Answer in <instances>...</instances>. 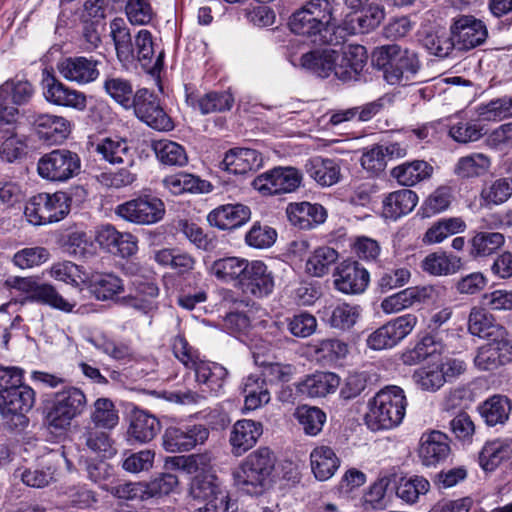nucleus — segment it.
Here are the masks:
<instances>
[{
    "instance_id": "obj_40",
    "label": "nucleus",
    "mask_w": 512,
    "mask_h": 512,
    "mask_svg": "<svg viewBox=\"0 0 512 512\" xmlns=\"http://www.w3.org/2000/svg\"><path fill=\"white\" fill-rule=\"evenodd\" d=\"M418 202V196L409 189L390 193L383 201V214L386 218L396 220L410 213Z\"/></svg>"
},
{
    "instance_id": "obj_30",
    "label": "nucleus",
    "mask_w": 512,
    "mask_h": 512,
    "mask_svg": "<svg viewBox=\"0 0 512 512\" xmlns=\"http://www.w3.org/2000/svg\"><path fill=\"white\" fill-rule=\"evenodd\" d=\"M505 236L500 232L474 231L468 240V254L474 260H482L496 254L505 244Z\"/></svg>"
},
{
    "instance_id": "obj_45",
    "label": "nucleus",
    "mask_w": 512,
    "mask_h": 512,
    "mask_svg": "<svg viewBox=\"0 0 512 512\" xmlns=\"http://www.w3.org/2000/svg\"><path fill=\"white\" fill-rule=\"evenodd\" d=\"M248 263L249 261L244 258L225 257L215 260L211 265L210 271L213 276L221 281H237L238 285H240Z\"/></svg>"
},
{
    "instance_id": "obj_48",
    "label": "nucleus",
    "mask_w": 512,
    "mask_h": 512,
    "mask_svg": "<svg viewBox=\"0 0 512 512\" xmlns=\"http://www.w3.org/2000/svg\"><path fill=\"white\" fill-rule=\"evenodd\" d=\"M485 134V126L476 119L460 118L449 126V136L460 144L476 142Z\"/></svg>"
},
{
    "instance_id": "obj_29",
    "label": "nucleus",
    "mask_w": 512,
    "mask_h": 512,
    "mask_svg": "<svg viewBox=\"0 0 512 512\" xmlns=\"http://www.w3.org/2000/svg\"><path fill=\"white\" fill-rule=\"evenodd\" d=\"M192 370L195 372L196 382L205 387L203 392L207 391L213 396L223 392L228 375L225 367L216 362L200 359Z\"/></svg>"
},
{
    "instance_id": "obj_21",
    "label": "nucleus",
    "mask_w": 512,
    "mask_h": 512,
    "mask_svg": "<svg viewBox=\"0 0 512 512\" xmlns=\"http://www.w3.org/2000/svg\"><path fill=\"white\" fill-rule=\"evenodd\" d=\"M250 218V208L241 203L218 206L207 215L208 223L220 230L236 229L248 222Z\"/></svg>"
},
{
    "instance_id": "obj_3",
    "label": "nucleus",
    "mask_w": 512,
    "mask_h": 512,
    "mask_svg": "<svg viewBox=\"0 0 512 512\" xmlns=\"http://www.w3.org/2000/svg\"><path fill=\"white\" fill-rule=\"evenodd\" d=\"M332 5L328 0H310L292 14L289 26L293 33L312 38L314 43H329Z\"/></svg>"
},
{
    "instance_id": "obj_53",
    "label": "nucleus",
    "mask_w": 512,
    "mask_h": 512,
    "mask_svg": "<svg viewBox=\"0 0 512 512\" xmlns=\"http://www.w3.org/2000/svg\"><path fill=\"white\" fill-rule=\"evenodd\" d=\"M96 152L112 164L124 163L130 158L127 140L119 137H107L96 145Z\"/></svg>"
},
{
    "instance_id": "obj_27",
    "label": "nucleus",
    "mask_w": 512,
    "mask_h": 512,
    "mask_svg": "<svg viewBox=\"0 0 512 512\" xmlns=\"http://www.w3.org/2000/svg\"><path fill=\"white\" fill-rule=\"evenodd\" d=\"M160 429V422L155 416L140 409L131 411L127 430L129 441L147 443L156 437Z\"/></svg>"
},
{
    "instance_id": "obj_5",
    "label": "nucleus",
    "mask_w": 512,
    "mask_h": 512,
    "mask_svg": "<svg viewBox=\"0 0 512 512\" xmlns=\"http://www.w3.org/2000/svg\"><path fill=\"white\" fill-rule=\"evenodd\" d=\"M87 406L84 392L74 386H67L56 392L46 406L45 421L56 432L69 430L72 421L82 415Z\"/></svg>"
},
{
    "instance_id": "obj_62",
    "label": "nucleus",
    "mask_w": 512,
    "mask_h": 512,
    "mask_svg": "<svg viewBox=\"0 0 512 512\" xmlns=\"http://www.w3.org/2000/svg\"><path fill=\"white\" fill-rule=\"evenodd\" d=\"M295 417L307 435L316 436L326 421L325 413L317 407L300 406L296 409Z\"/></svg>"
},
{
    "instance_id": "obj_6",
    "label": "nucleus",
    "mask_w": 512,
    "mask_h": 512,
    "mask_svg": "<svg viewBox=\"0 0 512 512\" xmlns=\"http://www.w3.org/2000/svg\"><path fill=\"white\" fill-rule=\"evenodd\" d=\"M70 210V198L65 192L40 193L27 202L24 214L33 225H45L62 220Z\"/></svg>"
},
{
    "instance_id": "obj_47",
    "label": "nucleus",
    "mask_w": 512,
    "mask_h": 512,
    "mask_svg": "<svg viewBox=\"0 0 512 512\" xmlns=\"http://www.w3.org/2000/svg\"><path fill=\"white\" fill-rule=\"evenodd\" d=\"M491 167V159L484 153H471L458 159L454 173L462 179L485 175Z\"/></svg>"
},
{
    "instance_id": "obj_20",
    "label": "nucleus",
    "mask_w": 512,
    "mask_h": 512,
    "mask_svg": "<svg viewBox=\"0 0 512 512\" xmlns=\"http://www.w3.org/2000/svg\"><path fill=\"white\" fill-rule=\"evenodd\" d=\"M263 165L261 154L250 148H232L225 153L220 168L235 175L258 170Z\"/></svg>"
},
{
    "instance_id": "obj_25",
    "label": "nucleus",
    "mask_w": 512,
    "mask_h": 512,
    "mask_svg": "<svg viewBox=\"0 0 512 512\" xmlns=\"http://www.w3.org/2000/svg\"><path fill=\"white\" fill-rule=\"evenodd\" d=\"M469 332L486 340H501L507 337L506 329L498 324L486 310L473 307L468 317Z\"/></svg>"
},
{
    "instance_id": "obj_35",
    "label": "nucleus",
    "mask_w": 512,
    "mask_h": 512,
    "mask_svg": "<svg viewBox=\"0 0 512 512\" xmlns=\"http://www.w3.org/2000/svg\"><path fill=\"white\" fill-rule=\"evenodd\" d=\"M135 294L128 295L121 299V302L142 313H149L156 309L155 299L158 297L159 288L153 282L134 280Z\"/></svg>"
},
{
    "instance_id": "obj_15",
    "label": "nucleus",
    "mask_w": 512,
    "mask_h": 512,
    "mask_svg": "<svg viewBox=\"0 0 512 512\" xmlns=\"http://www.w3.org/2000/svg\"><path fill=\"white\" fill-rule=\"evenodd\" d=\"M274 285V277L267 265L254 260L248 263L239 287L246 294L262 298L272 293Z\"/></svg>"
},
{
    "instance_id": "obj_18",
    "label": "nucleus",
    "mask_w": 512,
    "mask_h": 512,
    "mask_svg": "<svg viewBox=\"0 0 512 512\" xmlns=\"http://www.w3.org/2000/svg\"><path fill=\"white\" fill-rule=\"evenodd\" d=\"M29 118L39 137L45 141L60 143L71 132L70 122L62 116L34 113Z\"/></svg>"
},
{
    "instance_id": "obj_32",
    "label": "nucleus",
    "mask_w": 512,
    "mask_h": 512,
    "mask_svg": "<svg viewBox=\"0 0 512 512\" xmlns=\"http://www.w3.org/2000/svg\"><path fill=\"white\" fill-rule=\"evenodd\" d=\"M310 466L317 480L326 481L340 467V458L330 446H317L310 453Z\"/></svg>"
},
{
    "instance_id": "obj_63",
    "label": "nucleus",
    "mask_w": 512,
    "mask_h": 512,
    "mask_svg": "<svg viewBox=\"0 0 512 512\" xmlns=\"http://www.w3.org/2000/svg\"><path fill=\"white\" fill-rule=\"evenodd\" d=\"M360 314V306L340 303L332 309L328 322L333 328L349 330L356 324Z\"/></svg>"
},
{
    "instance_id": "obj_26",
    "label": "nucleus",
    "mask_w": 512,
    "mask_h": 512,
    "mask_svg": "<svg viewBox=\"0 0 512 512\" xmlns=\"http://www.w3.org/2000/svg\"><path fill=\"white\" fill-rule=\"evenodd\" d=\"M428 287H408L381 301L380 307L385 314H396L414 305L424 303L430 298Z\"/></svg>"
},
{
    "instance_id": "obj_55",
    "label": "nucleus",
    "mask_w": 512,
    "mask_h": 512,
    "mask_svg": "<svg viewBox=\"0 0 512 512\" xmlns=\"http://www.w3.org/2000/svg\"><path fill=\"white\" fill-rule=\"evenodd\" d=\"M454 37L444 30L428 31L421 39L425 49L432 55L445 58L456 48Z\"/></svg>"
},
{
    "instance_id": "obj_10",
    "label": "nucleus",
    "mask_w": 512,
    "mask_h": 512,
    "mask_svg": "<svg viewBox=\"0 0 512 512\" xmlns=\"http://www.w3.org/2000/svg\"><path fill=\"white\" fill-rule=\"evenodd\" d=\"M302 177L293 167H276L252 181V186L263 195L290 193L295 191L301 183Z\"/></svg>"
},
{
    "instance_id": "obj_23",
    "label": "nucleus",
    "mask_w": 512,
    "mask_h": 512,
    "mask_svg": "<svg viewBox=\"0 0 512 512\" xmlns=\"http://www.w3.org/2000/svg\"><path fill=\"white\" fill-rule=\"evenodd\" d=\"M133 43V62L139 61L143 68L154 74L159 72L163 67L164 51L158 52L155 60V48L153 37L150 31L141 29L134 37Z\"/></svg>"
},
{
    "instance_id": "obj_64",
    "label": "nucleus",
    "mask_w": 512,
    "mask_h": 512,
    "mask_svg": "<svg viewBox=\"0 0 512 512\" xmlns=\"http://www.w3.org/2000/svg\"><path fill=\"white\" fill-rule=\"evenodd\" d=\"M512 196V178H499L490 185L485 186L480 198L484 205H499Z\"/></svg>"
},
{
    "instance_id": "obj_46",
    "label": "nucleus",
    "mask_w": 512,
    "mask_h": 512,
    "mask_svg": "<svg viewBox=\"0 0 512 512\" xmlns=\"http://www.w3.org/2000/svg\"><path fill=\"white\" fill-rule=\"evenodd\" d=\"M187 102L193 108H198L202 114H209L230 110L233 106L234 98L229 92H210L199 98L188 95Z\"/></svg>"
},
{
    "instance_id": "obj_51",
    "label": "nucleus",
    "mask_w": 512,
    "mask_h": 512,
    "mask_svg": "<svg viewBox=\"0 0 512 512\" xmlns=\"http://www.w3.org/2000/svg\"><path fill=\"white\" fill-rule=\"evenodd\" d=\"M430 489L429 481L423 476L401 477L395 486L397 497L402 501L413 504L420 495L426 494Z\"/></svg>"
},
{
    "instance_id": "obj_52",
    "label": "nucleus",
    "mask_w": 512,
    "mask_h": 512,
    "mask_svg": "<svg viewBox=\"0 0 512 512\" xmlns=\"http://www.w3.org/2000/svg\"><path fill=\"white\" fill-rule=\"evenodd\" d=\"M226 488L213 473H199L191 481L189 494L195 500H207L218 494L219 491H225Z\"/></svg>"
},
{
    "instance_id": "obj_50",
    "label": "nucleus",
    "mask_w": 512,
    "mask_h": 512,
    "mask_svg": "<svg viewBox=\"0 0 512 512\" xmlns=\"http://www.w3.org/2000/svg\"><path fill=\"white\" fill-rule=\"evenodd\" d=\"M105 92L125 109L132 108L136 102L131 82L125 78L108 76L104 81Z\"/></svg>"
},
{
    "instance_id": "obj_19",
    "label": "nucleus",
    "mask_w": 512,
    "mask_h": 512,
    "mask_svg": "<svg viewBox=\"0 0 512 512\" xmlns=\"http://www.w3.org/2000/svg\"><path fill=\"white\" fill-rule=\"evenodd\" d=\"M263 433L261 422L241 419L234 423L229 437L231 452L234 456H242L255 446Z\"/></svg>"
},
{
    "instance_id": "obj_28",
    "label": "nucleus",
    "mask_w": 512,
    "mask_h": 512,
    "mask_svg": "<svg viewBox=\"0 0 512 512\" xmlns=\"http://www.w3.org/2000/svg\"><path fill=\"white\" fill-rule=\"evenodd\" d=\"M35 404V392L23 385L18 389L0 395V414L3 417L24 416Z\"/></svg>"
},
{
    "instance_id": "obj_13",
    "label": "nucleus",
    "mask_w": 512,
    "mask_h": 512,
    "mask_svg": "<svg viewBox=\"0 0 512 512\" xmlns=\"http://www.w3.org/2000/svg\"><path fill=\"white\" fill-rule=\"evenodd\" d=\"M458 50H470L481 45L487 38V29L481 20L463 15L454 20L450 28Z\"/></svg>"
},
{
    "instance_id": "obj_1",
    "label": "nucleus",
    "mask_w": 512,
    "mask_h": 512,
    "mask_svg": "<svg viewBox=\"0 0 512 512\" xmlns=\"http://www.w3.org/2000/svg\"><path fill=\"white\" fill-rule=\"evenodd\" d=\"M407 400L403 389L387 386L381 389L368 403L365 423L372 431L389 430L403 421Z\"/></svg>"
},
{
    "instance_id": "obj_39",
    "label": "nucleus",
    "mask_w": 512,
    "mask_h": 512,
    "mask_svg": "<svg viewBox=\"0 0 512 512\" xmlns=\"http://www.w3.org/2000/svg\"><path fill=\"white\" fill-rule=\"evenodd\" d=\"M305 170L321 186H332L340 179V166L333 159L313 157L306 162Z\"/></svg>"
},
{
    "instance_id": "obj_2",
    "label": "nucleus",
    "mask_w": 512,
    "mask_h": 512,
    "mask_svg": "<svg viewBox=\"0 0 512 512\" xmlns=\"http://www.w3.org/2000/svg\"><path fill=\"white\" fill-rule=\"evenodd\" d=\"M372 57L375 65L383 71L384 79L391 85L406 84L421 67L415 51L397 44L375 48Z\"/></svg>"
},
{
    "instance_id": "obj_56",
    "label": "nucleus",
    "mask_w": 512,
    "mask_h": 512,
    "mask_svg": "<svg viewBox=\"0 0 512 512\" xmlns=\"http://www.w3.org/2000/svg\"><path fill=\"white\" fill-rule=\"evenodd\" d=\"M338 259V252L328 246L317 248L306 262V271L314 277H322L327 274Z\"/></svg>"
},
{
    "instance_id": "obj_42",
    "label": "nucleus",
    "mask_w": 512,
    "mask_h": 512,
    "mask_svg": "<svg viewBox=\"0 0 512 512\" xmlns=\"http://www.w3.org/2000/svg\"><path fill=\"white\" fill-rule=\"evenodd\" d=\"M432 171V166L426 161L414 160L394 167L391 175L399 184L408 187L429 178Z\"/></svg>"
},
{
    "instance_id": "obj_7",
    "label": "nucleus",
    "mask_w": 512,
    "mask_h": 512,
    "mask_svg": "<svg viewBox=\"0 0 512 512\" xmlns=\"http://www.w3.org/2000/svg\"><path fill=\"white\" fill-rule=\"evenodd\" d=\"M81 160L77 153L68 149H55L44 154L38 161V174L49 181L65 182L78 175Z\"/></svg>"
},
{
    "instance_id": "obj_11",
    "label": "nucleus",
    "mask_w": 512,
    "mask_h": 512,
    "mask_svg": "<svg viewBox=\"0 0 512 512\" xmlns=\"http://www.w3.org/2000/svg\"><path fill=\"white\" fill-rule=\"evenodd\" d=\"M333 276L335 289L347 295L362 294L370 281L367 269L357 261L350 260L341 262Z\"/></svg>"
},
{
    "instance_id": "obj_14",
    "label": "nucleus",
    "mask_w": 512,
    "mask_h": 512,
    "mask_svg": "<svg viewBox=\"0 0 512 512\" xmlns=\"http://www.w3.org/2000/svg\"><path fill=\"white\" fill-rule=\"evenodd\" d=\"M43 95L56 106L69 107L83 111L87 106L86 95L64 85L55 76L48 74L43 79Z\"/></svg>"
},
{
    "instance_id": "obj_8",
    "label": "nucleus",
    "mask_w": 512,
    "mask_h": 512,
    "mask_svg": "<svg viewBox=\"0 0 512 512\" xmlns=\"http://www.w3.org/2000/svg\"><path fill=\"white\" fill-rule=\"evenodd\" d=\"M115 212L127 222L151 225L163 219L166 208L160 198L145 194L118 205Z\"/></svg>"
},
{
    "instance_id": "obj_54",
    "label": "nucleus",
    "mask_w": 512,
    "mask_h": 512,
    "mask_svg": "<svg viewBox=\"0 0 512 512\" xmlns=\"http://www.w3.org/2000/svg\"><path fill=\"white\" fill-rule=\"evenodd\" d=\"M80 441L89 451L103 458H109L116 453L109 435L96 427L87 428L80 436Z\"/></svg>"
},
{
    "instance_id": "obj_37",
    "label": "nucleus",
    "mask_w": 512,
    "mask_h": 512,
    "mask_svg": "<svg viewBox=\"0 0 512 512\" xmlns=\"http://www.w3.org/2000/svg\"><path fill=\"white\" fill-rule=\"evenodd\" d=\"M241 390L244 395L246 410H256L270 401V392L266 380L257 374H251L243 379Z\"/></svg>"
},
{
    "instance_id": "obj_22",
    "label": "nucleus",
    "mask_w": 512,
    "mask_h": 512,
    "mask_svg": "<svg viewBox=\"0 0 512 512\" xmlns=\"http://www.w3.org/2000/svg\"><path fill=\"white\" fill-rule=\"evenodd\" d=\"M512 360V346L507 337L501 340H489L481 346L474 358L475 365L483 371L494 370Z\"/></svg>"
},
{
    "instance_id": "obj_60",
    "label": "nucleus",
    "mask_w": 512,
    "mask_h": 512,
    "mask_svg": "<svg viewBox=\"0 0 512 512\" xmlns=\"http://www.w3.org/2000/svg\"><path fill=\"white\" fill-rule=\"evenodd\" d=\"M385 18L384 7L377 3L367 5L360 15L353 18V30L355 33H368L377 28Z\"/></svg>"
},
{
    "instance_id": "obj_16",
    "label": "nucleus",
    "mask_w": 512,
    "mask_h": 512,
    "mask_svg": "<svg viewBox=\"0 0 512 512\" xmlns=\"http://www.w3.org/2000/svg\"><path fill=\"white\" fill-rule=\"evenodd\" d=\"M99 61L83 56L68 57L57 64L60 75L67 81L84 85L99 77Z\"/></svg>"
},
{
    "instance_id": "obj_59",
    "label": "nucleus",
    "mask_w": 512,
    "mask_h": 512,
    "mask_svg": "<svg viewBox=\"0 0 512 512\" xmlns=\"http://www.w3.org/2000/svg\"><path fill=\"white\" fill-rule=\"evenodd\" d=\"M34 93L26 80H8L0 86V100H8L13 106L27 103Z\"/></svg>"
},
{
    "instance_id": "obj_9",
    "label": "nucleus",
    "mask_w": 512,
    "mask_h": 512,
    "mask_svg": "<svg viewBox=\"0 0 512 512\" xmlns=\"http://www.w3.org/2000/svg\"><path fill=\"white\" fill-rule=\"evenodd\" d=\"M136 117L157 131H170L174 123L163 109L160 100L147 89L136 92V102L133 106Z\"/></svg>"
},
{
    "instance_id": "obj_61",
    "label": "nucleus",
    "mask_w": 512,
    "mask_h": 512,
    "mask_svg": "<svg viewBox=\"0 0 512 512\" xmlns=\"http://www.w3.org/2000/svg\"><path fill=\"white\" fill-rule=\"evenodd\" d=\"M154 259L162 266H169L179 273H185L193 269L194 258L186 253L175 249H162L154 254Z\"/></svg>"
},
{
    "instance_id": "obj_24",
    "label": "nucleus",
    "mask_w": 512,
    "mask_h": 512,
    "mask_svg": "<svg viewBox=\"0 0 512 512\" xmlns=\"http://www.w3.org/2000/svg\"><path fill=\"white\" fill-rule=\"evenodd\" d=\"M450 451L449 439L440 431L424 433L420 438L418 453L425 466H434L446 460Z\"/></svg>"
},
{
    "instance_id": "obj_33",
    "label": "nucleus",
    "mask_w": 512,
    "mask_h": 512,
    "mask_svg": "<svg viewBox=\"0 0 512 512\" xmlns=\"http://www.w3.org/2000/svg\"><path fill=\"white\" fill-rule=\"evenodd\" d=\"M340 384V378L332 372H317L297 384V391L308 397H324L333 393Z\"/></svg>"
},
{
    "instance_id": "obj_17",
    "label": "nucleus",
    "mask_w": 512,
    "mask_h": 512,
    "mask_svg": "<svg viewBox=\"0 0 512 512\" xmlns=\"http://www.w3.org/2000/svg\"><path fill=\"white\" fill-rule=\"evenodd\" d=\"M367 51L362 45H347L337 51L335 76L341 81L356 80L367 62Z\"/></svg>"
},
{
    "instance_id": "obj_38",
    "label": "nucleus",
    "mask_w": 512,
    "mask_h": 512,
    "mask_svg": "<svg viewBox=\"0 0 512 512\" xmlns=\"http://www.w3.org/2000/svg\"><path fill=\"white\" fill-rule=\"evenodd\" d=\"M464 266L461 257L447 253L428 254L421 263L424 272L433 276H447L459 272Z\"/></svg>"
},
{
    "instance_id": "obj_43",
    "label": "nucleus",
    "mask_w": 512,
    "mask_h": 512,
    "mask_svg": "<svg viewBox=\"0 0 512 512\" xmlns=\"http://www.w3.org/2000/svg\"><path fill=\"white\" fill-rule=\"evenodd\" d=\"M89 287L98 300H109L124 291L120 277L113 273H92L89 277Z\"/></svg>"
},
{
    "instance_id": "obj_41",
    "label": "nucleus",
    "mask_w": 512,
    "mask_h": 512,
    "mask_svg": "<svg viewBox=\"0 0 512 512\" xmlns=\"http://www.w3.org/2000/svg\"><path fill=\"white\" fill-rule=\"evenodd\" d=\"M479 413L489 426L504 424L511 413L512 403L504 395H493L479 406Z\"/></svg>"
},
{
    "instance_id": "obj_36",
    "label": "nucleus",
    "mask_w": 512,
    "mask_h": 512,
    "mask_svg": "<svg viewBox=\"0 0 512 512\" xmlns=\"http://www.w3.org/2000/svg\"><path fill=\"white\" fill-rule=\"evenodd\" d=\"M162 183L173 195H181L183 193H209L212 191L210 182L193 174L183 172L165 177Z\"/></svg>"
},
{
    "instance_id": "obj_49",
    "label": "nucleus",
    "mask_w": 512,
    "mask_h": 512,
    "mask_svg": "<svg viewBox=\"0 0 512 512\" xmlns=\"http://www.w3.org/2000/svg\"><path fill=\"white\" fill-rule=\"evenodd\" d=\"M466 223L462 218H445L434 223L424 234L423 243H441L451 235L462 233L466 229Z\"/></svg>"
},
{
    "instance_id": "obj_57",
    "label": "nucleus",
    "mask_w": 512,
    "mask_h": 512,
    "mask_svg": "<svg viewBox=\"0 0 512 512\" xmlns=\"http://www.w3.org/2000/svg\"><path fill=\"white\" fill-rule=\"evenodd\" d=\"M348 352L347 343L335 338L320 340L314 346L317 360L324 365H330L345 358Z\"/></svg>"
},
{
    "instance_id": "obj_34",
    "label": "nucleus",
    "mask_w": 512,
    "mask_h": 512,
    "mask_svg": "<svg viewBox=\"0 0 512 512\" xmlns=\"http://www.w3.org/2000/svg\"><path fill=\"white\" fill-rule=\"evenodd\" d=\"M302 68L311 71L321 78H327L337 65V50L326 48L305 53L300 58Z\"/></svg>"
},
{
    "instance_id": "obj_4",
    "label": "nucleus",
    "mask_w": 512,
    "mask_h": 512,
    "mask_svg": "<svg viewBox=\"0 0 512 512\" xmlns=\"http://www.w3.org/2000/svg\"><path fill=\"white\" fill-rule=\"evenodd\" d=\"M275 466V457L268 447H260L250 453L233 471L238 489L256 495L262 492Z\"/></svg>"
},
{
    "instance_id": "obj_58",
    "label": "nucleus",
    "mask_w": 512,
    "mask_h": 512,
    "mask_svg": "<svg viewBox=\"0 0 512 512\" xmlns=\"http://www.w3.org/2000/svg\"><path fill=\"white\" fill-rule=\"evenodd\" d=\"M157 159L169 166H184L188 162L185 149L176 142L159 140L153 143Z\"/></svg>"
},
{
    "instance_id": "obj_12",
    "label": "nucleus",
    "mask_w": 512,
    "mask_h": 512,
    "mask_svg": "<svg viewBox=\"0 0 512 512\" xmlns=\"http://www.w3.org/2000/svg\"><path fill=\"white\" fill-rule=\"evenodd\" d=\"M209 437V430L203 425H192L185 428L169 427L165 430L163 447L167 452L179 453L203 444Z\"/></svg>"
},
{
    "instance_id": "obj_44",
    "label": "nucleus",
    "mask_w": 512,
    "mask_h": 512,
    "mask_svg": "<svg viewBox=\"0 0 512 512\" xmlns=\"http://www.w3.org/2000/svg\"><path fill=\"white\" fill-rule=\"evenodd\" d=\"M512 456V440L496 439L487 442L479 454V462L486 471H493L502 461Z\"/></svg>"
},
{
    "instance_id": "obj_31",
    "label": "nucleus",
    "mask_w": 512,
    "mask_h": 512,
    "mask_svg": "<svg viewBox=\"0 0 512 512\" xmlns=\"http://www.w3.org/2000/svg\"><path fill=\"white\" fill-rule=\"evenodd\" d=\"M286 213L292 225L304 230L311 229L326 219L325 209L319 204L309 202L290 203Z\"/></svg>"
}]
</instances>
